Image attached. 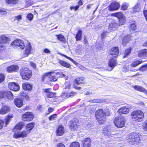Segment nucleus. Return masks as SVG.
Returning <instances> with one entry per match:
<instances>
[{
	"instance_id": "obj_39",
	"label": "nucleus",
	"mask_w": 147,
	"mask_h": 147,
	"mask_svg": "<svg viewBox=\"0 0 147 147\" xmlns=\"http://www.w3.org/2000/svg\"><path fill=\"white\" fill-rule=\"evenodd\" d=\"M128 27L131 31L135 30L136 29V26L135 24L134 23L130 24L128 26Z\"/></svg>"
},
{
	"instance_id": "obj_34",
	"label": "nucleus",
	"mask_w": 147,
	"mask_h": 147,
	"mask_svg": "<svg viewBox=\"0 0 147 147\" xmlns=\"http://www.w3.org/2000/svg\"><path fill=\"white\" fill-rule=\"evenodd\" d=\"M143 61L142 60H137L133 62L131 64V66L132 67H136L138 65L142 63Z\"/></svg>"
},
{
	"instance_id": "obj_33",
	"label": "nucleus",
	"mask_w": 147,
	"mask_h": 147,
	"mask_svg": "<svg viewBox=\"0 0 147 147\" xmlns=\"http://www.w3.org/2000/svg\"><path fill=\"white\" fill-rule=\"evenodd\" d=\"M57 38L60 41L65 43L66 40L65 38L61 34L56 35Z\"/></svg>"
},
{
	"instance_id": "obj_32",
	"label": "nucleus",
	"mask_w": 147,
	"mask_h": 147,
	"mask_svg": "<svg viewBox=\"0 0 147 147\" xmlns=\"http://www.w3.org/2000/svg\"><path fill=\"white\" fill-rule=\"evenodd\" d=\"M59 54L63 56V57H66V58L67 59H69L70 61H71L73 63H74L76 65H78L79 64L76 61H74V60L71 58L70 57H69L67 56L64 55L63 54H62L61 53H59Z\"/></svg>"
},
{
	"instance_id": "obj_42",
	"label": "nucleus",
	"mask_w": 147,
	"mask_h": 147,
	"mask_svg": "<svg viewBox=\"0 0 147 147\" xmlns=\"http://www.w3.org/2000/svg\"><path fill=\"white\" fill-rule=\"evenodd\" d=\"M104 100H100V99H94L93 100H91L89 101H87V102H90L91 103H95V102H103Z\"/></svg>"
},
{
	"instance_id": "obj_28",
	"label": "nucleus",
	"mask_w": 147,
	"mask_h": 147,
	"mask_svg": "<svg viewBox=\"0 0 147 147\" xmlns=\"http://www.w3.org/2000/svg\"><path fill=\"white\" fill-rule=\"evenodd\" d=\"M24 123L23 122H21L18 124L15 127V128L13 129V131L16 132V129L20 130L24 126Z\"/></svg>"
},
{
	"instance_id": "obj_10",
	"label": "nucleus",
	"mask_w": 147,
	"mask_h": 147,
	"mask_svg": "<svg viewBox=\"0 0 147 147\" xmlns=\"http://www.w3.org/2000/svg\"><path fill=\"white\" fill-rule=\"evenodd\" d=\"M84 78L83 77H80L76 78L74 82V88L78 89H80L81 87L75 86V85L76 84H83L84 83Z\"/></svg>"
},
{
	"instance_id": "obj_30",
	"label": "nucleus",
	"mask_w": 147,
	"mask_h": 147,
	"mask_svg": "<svg viewBox=\"0 0 147 147\" xmlns=\"http://www.w3.org/2000/svg\"><path fill=\"white\" fill-rule=\"evenodd\" d=\"M59 63L62 66L66 68H69L71 66L70 64L63 60H60Z\"/></svg>"
},
{
	"instance_id": "obj_38",
	"label": "nucleus",
	"mask_w": 147,
	"mask_h": 147,
	"mask_svg": "<svg viewBox=\"0 0 147 147\" xmlns=\"http://www.w3.org/2000/svg\"><path fill=\"white\" fill-rule=\"evenodd\" d=\"M129 37L128 36H125L122 41V44L124 46H125L128 42Z\"/></svg>"
},
{
	"instance_id": "obj_11",
	"label": "nucleus",
	"mask_w": 147,
	"mask_h": 147,
	"mask_svg": "<svg viewBox=\"0 0 147 147\" xmlns=\"http://www.w3.org/2000/svg\"><path fill=\"white\" fill-rule=\"evenodd\" d=\"M32 50V47L30 43L28 42L27 45L26 46L25 50L24 51V56L27 57L29 54L31 53V51Z\"/></svg>"
},
{
	"instance_id": "obj_20",
	"label": "nucleus",
	"mask_w": 147,
	"mask_h": 147,
	"mask_svg": "<svg viewBox=\"0 0 147 147\" xmlns=\"http://www.w3.org/2000/svg\"><path fill=\"white\" fill-rule=\"evenodd\" d=\"M82 142L83 143V147H90L91 142L89 138H86Z\"/></svg>"
},
{
	"instance_id": "obj_3",
	"label": "nucleus",
	"mask_w": 147,
	"mask_h": 147,
	"mask_svg": "<svg viewBox=\"0 0 147 147\" xmlns=\"http://www.w3.org/2000/svg\"><path fill=\"white\" fill-rule=\"evenodd\" d=\"M20 74L24 80H28L32 76L31 71L28 68H22L20 69Z\"/></svg>"
},
{
	"instance_id": "obj_58",
	"label": "nucleus",
	"mask_w": 147,
	"mask_h": 147,
	"mask_svg": "<svg viewBox=\"0 0 147 147\" xmlns=\"http://www.w3.org/2000/svg\"><path fill=\"white\" fill-rule=\"evenodd\" d=\"M5 92L0 91V99L5 96Z\"/></svg>"
},
{
	"instance_id": "obj_56",
	"label": "nucleus",
	"mask_w": 147,
	"mask_h": 147,
	"mask_svg": "<svg viewBox=\"0 0 147 147\" xmlns=\"http://www.w3.org/2000/svg\"><path fill=\"white\" fill-rule=\"evenodd\" d=\"M55 74H59L60 75V76H59L60 77H65L66 76L65 74H63L61 72H57L56 73H55Z\"/></svg>"
},
{
	"instance_id": "obj_7",
	"label": "nucleus",
	"mask_w": 147,
	"mask_h": 147,
	"mask_svg": "<svg viewBox=\"0 0 147 147\" xmlns=\"http://www.w3.org/2000/svg\"><path fill=\"white\" fill-rule=\"evenodd\" d=\"M19 131H18L17 133L15 132L13 135V138H18L20 137H24L30 133L29 130H28L26 129H25L21 133L19 134Z\"/></svg>"
},
{
	"instance_id": "obj_26",
	"label": "nucleus",
	"mask_w": 147,
	"mask_h": 147,
	"mask_svg": "<svg viewBox=\"0 0 147 147\" xmlns=\"http://www.w3.org/2000/svg\"><path fill=\"white\" fill-rule=\"evenodd\" d=\"M9 110V108L6 106H3L0 111V113L3 115L7 113Z\"/></svg>"
},
{
	"instance_id": "obj_23",
	"label": "nucleus",
	"mask_w": 147,
	"mask_h": 147,
	"mask_svg": "<svg viewBox=\"0 0 147 147\" xmlns=\"http://www.w3.org/2000/svg\"><path fill=\"white\" fill-rule=\"evenodd\" d=\"M64 133V129L63 126L59 125L58 128L56 131V134L58 136H61Z\"/></svg>"
},
{
	"instance_id": "obj_44",
	"label": "nucleus",
	"mask_w": 147,
	"mask_h": 147,
	"mask_svg": "<svg viewBox=\"0 0 147 147\" xmlns=\"http://www.w3.org/2000/svg\"><path fill=\"white\" fill-rule=\"evenodd\" d=\"M53 73V72H49L45 73L42 78V81H44L45 79V78L46 76L48 77L51 76V74Z\"/></svg>"
},
{
	"instance_id": "obj_52",
	"label": "nucleus",
	"mask_w": 147,
	"mask_h": 147,
	"mask_svg": "<svg viewBox=\"0 0 147 147\" xmlns=\"http://www.w3.org/2000/svg\"><path fill=\"white\" fill-rule=\"evenodd\" d=\"M50 53V51L47 49H45L42 53V55H44L45 53L47 54H49Z\"/></svg>"
},
{
	"instance_id": "obj_1",
	"label": "nucleus",
	"mask_w": 147,
	"mask_h": 147,
	"mask_svg": "<svg viewBox=\"0 0 147 147\" xmlns=\"http://www.w3.org/2000/svg\"><path fill=\"white\" fill-rule=\"evenodd\" d=\"M95 115L98 123L101 124H104L105 114L103 110L101 109L97 110L95 113Z\"/></svg>"
},
{
	"instance_id": "obj_51",
	"label": "nucleus",
	"mask_w": 147,
	"mask_h": 147,
	"mask_svg": "<svg viewBox=\"0 0 147 147\" xmlns=\"http://www.w3.org/2000/svg\"><path fill=\"white\" fill-rule=\"evenodd\" d=\"M33 17V15L32 13H29L27 16V18L29 20H32Z\"/></svg>"
},
{
	"instance_id": "obj_15",
	"label": "nucleus",
	"mask_w": 147,
	"mask_h": 147,
	"mask_svg": "<svg viewBox=\"0 0 147 147\" xmlns=\"http://www.w3.org/2000/svg\"><path fill=\"white\" fill-rule=\"evenodd\" d=\"M120 6L118 3L115 2L112 3L109 6V10L110 11L117 10L119 8Z\"/></svg>"
},
{
	"instance_id": "obj_53",
	"label": "nucleus",
	"mask_w": 147,
	"mask_h": 147,
	"mask_svg": "<svg viewBox=\"0 0 147 147\" xmlns=\"http://www.w3.org/2000/svg\"><path fill=\"white\" fill-rule=\"evenodd\" d=\"M125 19H123L119 20V23L118 24L119 26L123 25L125 22Z\"/></svg>"
},
{
	"instance_id": "obj_59",
	"label": "nucleus",
	"mask_w": 147,
	"mask_h": 147,
	"mask_svg": "<svg viewBox=\"0 0 147 147\" xmlns=\"http://www.w3.org/2000/svg\"><path fill=\"white\" fill-rule=\"evenodd\" d=\"M143 13L147 22V11L146 10H144L143 11Z\"/></svg>"
},
{
	"instance_id": "obj_35",
	"label": "nucleus",
	"mask_w": 147,
	"mask_h": 147,
	"mask_svg": "<svg viewBox=\"0 0 147 147\" xmlns=\"http://www.w3.org/2000/svg\"><path fill=\"white\" fill-rule=\"evenodd\" d=\"M131 48L129 47L128 49L125 50V53L124 54V55L123 56V58H126L128 56V55L131 53Z\"/></svg>"
},
{
	"instance_id": "obj_14",
	"label": "nucleus",
	"mask_w": 147,
	"mask_h": 147,
	"mask_svg": "<svg viewBox=\"0 0 147 147\" xmlns=\"http://www.w3.org/2000/svg\"><path fill=\"white\" fill-rule=\"evenodd\" d=\"M119 52V48L118 47H114L111 49L110 55H114L115 57L116 58L118 56Z\"/></svg>"
},
{
	"instance_id": "obj_19",
	"label": "nucleus",
	"mask_w": 147,
	"mask_h": 147,
	"mask_svg": "<svg viewBox=\"0 0 147 147\" xmlns=\"http://www.w3.org/2000/svg\"><path fill=\"white\" fill-rule=\"evenodd\" d=\"M15 105L17 107L20 108L22 107L23 104V100L20 98H17L14 100Z\"/></svg>"
},
{
	"instance_id": "obj_46",
	"label": "nucleus",
	"mask_w": 147,
	"mask_h": 147,
	"mask_svg": "<svg viewBox=\"0 0 147 147\" xmlns=\"http://www.w3.org/2000/svg\"><path fill=\"white\" fill-rule=\"evenodd\" d=\"M139 70L142 71L147 70V64L142 66L139 69Z\"/></svg>"
},
{
	"instance_id": "obj_5",
	"label": "nucleus",
	"mask_w": 147,
	"mask_h": 147,
	"mask_svg": "<svg viewBox=\"0 0 147 147\" xmlns=\"http://www.w3.org/2000/svg\"><path fill=\"white\" fill-rule=\"evenodd\" d=\"M11 45L20 50H23L25 47L24 41L20 39L15 40L12 42Z\"/></svg>"
},
{
	"instance_id": "obj_63",
	"label": "nucleus",
	"mask_w": 147,
	"mask_h": 147,
	"mask_svg": "<svg viewBox=\"0 0 147 147\" xmlns=\"http://www.w3.org/2000/svg\"><path fill=\"white\" fill-rule=\"evenodd\" d=\"M4 43L0 42V50H2L4 47Z\"/></svg>"
},
{
	"instance_id": "obj_43",
	"label": "nucleus",
	"mask_w": 147,
	"mask_h": 147,
	"mask_svg": "<svg viewBox=\"0 0 147 147\" xmlns=\"http://www.w3.org/2000/svg\"><path fill=\"white\" fill-rule=\"evenodd\" d=\"M13 117L11 115H8L5 118V125H7L10 121L11 118H12Z\"/></svg>"
},
{
	"instance_id": "obj_25",
	"label": "nucleus",
	"mask_w": 147,
	"mask_h": 147,
	"mask_svg": "<svg viewBox=\"0 0 147 147\" xmlns=\"http://www.w3.org/2000/svg\"><path fill=\"white\" fill-rule=\"evenodd\" d=\"M22 88L26 90H30L32 89V85L27 83L23 84Z\"/></svg>"
},
{
	"instance_id": "obj_57",
	"label": "nucleus",
	"mask_w": 147,
	"mask_h": 147,
	"mask_svg": "<svg viewBox=\"0 0 147 147\" xmlns=\"http://www.w3.org/2000/svg\"><path fill=\"white\" fill-rule=\"evenodd\" d=\"M22 19V17L21 15H18L16 16L15 17V19L18 20V21H19L20 20H21Z\"/></svg>"
},
{
	"instance_id": "obj_61",
	"label": "nucleus",
	"mask_w": 147,
	"mask_h": 147,
	"mask_svg": "<svg viewBox=\"0 0 147 147\" xmlns=\"http://www.w3.org/2000/svg\"><path fill=\"white\" fill-rule=\"evenodd\" d=\"M57 147H65V146L62 143H59L57 144Z\"/></svg>"
},
{
	"instance_id": "obj_64",
	"label": "nucleus",
	"mask_w": 147,
	"mask_h": 147,
	"mask_svg": "<svg viewBox=\"0 0 147 147\" xmlns=\"http://www.w3.org/2000/svg\"><path fill=\"white\" fill-rule=\"evenodd\" d=\"M3 123V121L2 120H0V129L2 128Z\"/></svg>"
},
{
	"instance_id": "obj_24",
	"label": "nucleus",
	"mask_w": 147,
	"mask_h": 147,
	"mask_svg": "<svg viewBox=\"0 0 147 147\" xmlns=\"http://www.w3.org/2000/svg\"><path fill=\"white\" fill-rule=\"evenodd\" d=\"M112 15L117 17L119 20L121 19H125V18L123 14L121 12H117L116 13H113L112 14Z\"/></svg>"
},
{
	"instance_id": "obj_12",
	"label": "nucleus",
	"mask_w": 147,
	"mask_h": 147,
	"mask_svg": "<svg viewBox=\"0 0 147 147\" xmlns=\"http://www.w3.org/2000/svg\"><path fill=\"white\" fill-rule=\"evenodd\" d=\"M78 121V119L75 118L69 121V126L71 129H75L77 128V123Z\"/></svg>"
},
{
	"instance_id": "obj_31",
	"label": "nucleus",
	"mask_w": 147,
	"mask_h": 147,
	"mask_svg": "<svg viewBox=\"0 0 147 147\" xmlns=\"http://www.w3.org/2000/svg\"><path fill=\"white\" fill-rule=\"evenodd\" d=\"M82 31L81 30H78V32L76 36V40H80L82 39Z\"/></svg>"
},
{
	"instance_id": "obj_62",
	"label": "nucleus",
	"mask_w": 147,
	"mask_h": 147,
	"mask_svg": "<svg viewBox=\"0 0 147 147\" xmlns=\"http://www.w3.org/2000/svg\"><path fill=\"white\" fill-rule=\"evenodd\" d=\"M30 64L34 68L36 69V64L32 62H30Z\"/></svg>"
},
{
	"instance_id": "obj_13",
	"label": "nucleus",
	"mask_w": 147,
	"mask_h": 147,
	"mask_svg": "<svg viewBox=\"0 0 147 147\" xmlns=\"http://www.w3.org/2000/svg\"><path fill=\"white\" fill-rule=\"evenodd\" d=\"M119 26L117 22L115 20H113L110 24L108 28L110 30H115Z\"/></svg>"
},
{
	"instance_id": "obj_22",
	"label": "nucleus",
	"mask_w": 147,
	"mask_h": 147,
	"mask_svg": "<svg viewBox=\"0 0 147 147\" xmlns=\"http://www.w3.org/2000/svg\"><path fill=\"white\" fill-rule=\"evenodd\" d=\"M134 89L137 91L142 92L147 95V90L143 87L138 85H136L133 86Z\"/></svg>"
},
{
	"instance_id": "obj_21",
	"label": "nucleus",
	"mask_w": 147,
	"mask_h": 147,
	"mask_svg": "<svg viewBox=\"0 0 147 147\" xmlns=\"http://www.w3.org/2000/svg\"><path fill=\"white\" fill-rule=\"evenodd\" d=\"M138 56L140 58H145L147 57V49H144L140 51Z\"/></svg>"
},
{
	"instance_id": "obj_8",
	"label": "nucleus",
	"mask_w": 147,
	"mask_h": 147,
	"mask_svg": "<svg viewBox=\"0 0 147 147\" xmlns=\"http://www.w3.org/2000/svg\"><path fill=\"white\" fill-rule=\"evenodd\" d=\"M34 116L32 113L30 112H27L25 113L22 116V120L24 121H29L32 120Z\"/></svg>"
},
{
	"instance_id": "obj_17",
	"label": "nucleus",
	"mask_w": 147,
	"mask_h": 147,
	"mask_svg": "<svg viewBox=\"0 0 147 147\" xmlns=\"http://www.w3.org/2000/svg\"><path fill=\"white\" fill-rule=\"evenodd\" d=\"M129 111V109L128 108L126 107H124L119 109L118 110V111L120 115H121L128 113Z\"/></svg>"
},
{
	"instance_id": "obj_2",
	"label": "nucleus",
	"mask_w": 147,
	"mask_h": 147,
	"mask_svg": "<svg viewBox=\"0 0 147 147\" xmlns=\"http://www.w3.org/2000/svg\"><path fill=\"white\" fill-rule=\"evenodd\" d=\"M131 115L134 120L137 121H140L143 119L144 114L141 110H138L134 111Z\"/></svg>"
},
{
	"instance_id": "obj_9",
	"label": "nucleus",
	"mask_w": 147,
	"mask_h": 147,
	"mask_svg": "<svg viewBox=\"0 0 147 147\" xmlns=\"http://www.w3.org/2000/svg\"><path fill=\"white\" fill-rule=\"evenodd\" d=\"M8 87L11 90L17 91L20 90L19 85L14 82H9L8 84Z\"/></svg>"
},
{
	"instance_id": "obj_6",
	"label": "nucleus",
	"mask_w": 147,
	"mask_h": 147,
	"mask_svg": "<svg viewBox=\"0 0 147 147\" xmlns=\"http://www.w3.org/2000/svg\"><path fill=\"white\" fill-rule=\"evenodd\" d=\"M128 138V140H130L129 141V142H131L133 144H134L136 142H139L140 140L139 135L135 133L129 135Z\"/></svg>"
},
{
	"instance_id": "obj_18",
	"label": "nucleus",
	"mask_w": 147,
	"mask_h": 147,
	"mask_svg": "<svg viewBox=\"0 0 147 147\" xmlns=\"http://www.w3.org/2000/svg\"><path fill=\"white\" fill-rule=\"evenodd\" d=\"M117 62H116V59L114 58H111L108 63L109 66L111 68L112 70L116 65Z\"/></svg>"
},
{
	"instance_id": "obj_37",
	"label": "nucleus",
	"mask_w": 147,
	"mask_h": 147,
	"mask_svg": "<svg viewBox=\"0 0 147 147\" xmlns=\"http://www.w3.org/2000/svg\"><path fill=\"white\" fill-rule=\"evenodd\" d=\"M53 73L51 74V76L50 77H49V80L50 81H55L57 80L58 77H57L56 76H54L53 75H52V74H55V72H53Z\"/></svg>"
},
{
	"instance_id": "obj_47",
	"label": "nucleus",
	"mask_w": 147,
	"mask_h": 147,
	"mask_svg": "<svg viewBox=\"0 0 147 147\" xmlns=\"http://www.w3.org/2000/svg\"><path fill=\"white\" fill-rule=\"evenodd\" d=\"M140 11V8L139 7L138 5H136L134 7V12H138Z\"/></svg>"
},
{
	"instance_id": "obj_50",
	"label": "nucleus",
	"mask_w": 147,
	"mask_h": 147,
	"mask_svg": "<svg viewBox=\"0 0 147 147\" xmlns=\"http://www.w3.org/2000/svg\"><path fill=\"white\" fill-rule=\"evenodd\" d=\"M57 117V115L56 114H54L53 115H51L49 117V120L50 121H51L52 120H54Z\"/></svg>"
},
{
	"instance_id": "obj_49",
	"label": "nucleus",
	"mask_w": 147,
	"mask_h": 147,
	"mask_svg": "<svg viewBox=\"0 0 147 147\" xmlns=\"http://www.w3.org/2000/svg\"><path fill=\"white\" fill-rule=\"evenodd\" d=\"M55 94V93L51 92L47 94V96L48 98H53Z\"/></svg>"
},
{
	"instance_id": "obj_45",
	"label": "nucleus",
	"mask_w": 147,
	"mask_h": 147,
	"mask_svg": "<svg viewBox=\"0 0 147 147\" xmlns=\"http://www.w3.org/2000/svg\"><path fill=\"white\" fill-rule=\"evenodd\" d=\"M80 144L79 143L74 142L72 143L70 145L69 147H80Z\"/></svg>"
},
{
	"instance_id": "obj_16",
	"label": "nucleus",
	"mask_w": 147,
	"mask_h": 147,
	"mask_svg": "<svg viewBox=\"0 0 147 147\" xmlns=\"http://www.w3.org/2000/svg\"><path fill=\"white\" fill-rule=\"evenodd\" d=\"M18 69L19 67L18 66L12 65L7 67L6 69L8 72L11 73L16 71Z\"/></svg>"
},
{
	"instance_id": "obj_41",
	"label": "nucleus",
	"mask_w": 147,
	"mask_h": 147,
	"mask_svg": "<svg viewBox=\"0 0 147 147\" xmlns=\"http://www.w3.org/2000/svg\"><path fill=\"white\" fill-rule=\"evenodd\" d=\"M129 4L128 3L125 2L124 3L121 7V9L123 10H125L127 9L128 6Z\"/></svg>"
},
{
	"instance_id": "obj_40",
	"label": "nucleus",
	"mask_w": 147,
	"mask_h": 147,
	"mask_svg": "<svg viewBox=\"0 0 147 147\" xmlns=\"http://www.w3.org/2000/svg\"><path fill=\"white\" fill-rule=\"evenodd\" d=\"M19 0H6V2L8 4H17Z\"/></svg>"
},
{
	"instance_id": "obj_54",
	"label": "nucleus",
	"mask_w": 147,
	"mask_h": 147,
	"mask_svg": "<svg viewBox=\"0 0 147 147\" xmlns=\"http://www.w3.org/2000/svg\"><path fill=\"white\" fill-rule=\"evenodd\" d=\"M26 4L29 5H31L33 4V2L32 0H26Z\"/></svg>"
},
{
	"instance_id": "obj_60",
	"label": "nucleus",
	"mask_w": 147,
	"mask_h": 147,
	"mask_svg": "<svg viewBox=\"0 0 147 147\" xmlns=\"http://www.w3.org/2000/svg\"><path fill=\"white\" fill-rule=\"evenodd\" d=\"M7 12L3 11L2 10L0 9V14L1 15H5L7 14Z\"/></svg>"
},
{
	"instance_id": "obj_29",
	"label": "nucleus",
	"mask_w": 147,
	"mask_h": 147,
	"mask_svg": "<svg viewBox=\"0 0 147 147\" xmlns=\"http://www.w3.org/2000/svg\"><path fill=\"white\" fill-rule=\"evenodd\" d=\"M9 39V38L5 35H2L0 36V42L4 44L7 42Z\"/></svg>"
},
{
	"instance_id": "obj_55",
	"label": "nucleus",
	"mask_w": 147,
	"mask_h": 147,
	"mask_svg": "<svg viewBox=\"0 0 147 147\" xmlns=\"http://www.w3.org/2000/svg\"><path fill=\"white\" fill-rule=\"evenodd\" d=\"M5 78L4 76L2 74H0V83L4 80Z\"/></svg>"
},
{
	"instance_id": "obj_36",
	"label": "nucleus",
	"mask_w": 147,
	"mask_h": 147,
	"mask_svg": "<svg viewBox=\"0 0 147 147\" xmlns=\"http://www.w3.org/2000/svg\"><path fill=\"white\" fill-rule=\"evenodd\" d=\"M34 126V124L33 123H29L27 124L26 125V129L28 130H29L30 132L31 130L33 128Z\"/></svg>"
},
{
	"instance_id": "obj_4",
	"label": "nucleus",
	"mask_w": 147,
	"mask_h": 147,
	"mask_svg": "<svg viewBox=\"0 0 147 147\" xmlns=\"http://www.w3.org/2000/svg\"><path fill=\"white\" fill-rule=\"evenodd\" d=\"M114 123L117 127L121 128L123 127L125 123L124 117H116L114 120Z\"/></svg>"
},
{
	"instance_id": "obj_27",
	"label": "nucleus",
	"mask_w": 147,
	"mask_h": 147,
	"mask_svg": "<svg viewBox=\"0 0 147 147\" xmlns=\"http://www.w3.org/2000/svg\"><path fill=\"white\" fill-rule=\"evenodd\" d=\"M5 96L6 98L10 100H12L13 98V94L12 92L9 91L5 92Z\"/></svg>"
},
{
	"instance_id": "obj_48",
	"label": "nucleus",
	"mask_w": 147,
	"mask_h": 147,
	"mask_svg": "<svg viewBox=\"0 0 147 147\" xmlns=\"http://www.w3.org/2000/svg\"><path fill=\"white\" fill-rule=\"evenodd\" d=\"M71 87V84L69 82H66L65 83V89H69Z\"/></svg>"
}]
</instances>
